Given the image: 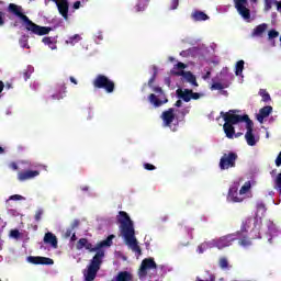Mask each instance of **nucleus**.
Wrapping results in <instances>:
<instances>
[{"label":"nucleus","mask_w":281,"mask_h":281,"mask_svg":"<svg viewBox=\"0 0 281 281\" xmlns=\"http://www.w3.org/2000/svg\"><path fill=\"white\" fill-rule=\"evenodd\" d=\"M113 238L114 236L110 235L106 239L98 243L95 246L89 243V239L87 238H80L77 241L76 249H78V251H80V249H87V251H90L91 254L95 251V255L90 260L87 270L83 272L85 281L95 280V276H98L100 267H102V259L104 258V250H102V248L111 247V245H113Z\"/></svg>","instance_id":"obj_1"},{"label":"nucleus","mask_w":281,"mask_h":281,"mask_svg":"<svg viewBox=\"0 0 281 281\" xmlns=\"http://www.w3.org/2000/svg\"><path fill=\"white\" fill-rule=\"evenodd\" d=\"M220 115L225 122L223 128L228 139H234V137H238L236 135V128H239V131H247V125L244 122L250 124V131L254 130V122L249 120V115L240 114V111L238 110L221 112Z\"/></svg>","instance_id":"obj_2"},{"label":"nucleus","mask_w":281,"mask_h":281,"mask_svg":"<svg viewBox=\"0 0 281 281\" xmlns=\"http://www.w3.org/2000/svg\"><path fill=\"white\" fill-rule=\"evenodd\" d=\"M116 222L120 225L119 229L125 240V245H127L134 254L142 256V247H139L137 237H135V225L128 213H126V211H120L116 216Z\"/></svg>","instance_id":"obj_3"},{"label":"nucleus","mask_w":281,"mask_h":281,"mask_svg":"<svg viewBox=\"0 0 281 281\" xmlns=\"http://www.w3.org/2000/svg\"><path fill=\"white\" fill-rule=\"evenodd\" d=\"M9 12H12V14L19 16L24 27L27 30V32H32V34H36L37 36H45L46 34H49V32H52V27L41 26L32 22L30 18L23 14V8H21L20 5H16L14 3L9 4Z\"/></svg>","instance_id":"obj_4"},{"label":"nucleus","mask_w":281,"mask_h":281,"mask_svg":"<svg viewBox=\"0 0 281 281\" xmlns=\"http://www.w3.org/2000/svg\"><path fill=\"white\" fill-rule=\"evenodd\" d=\"M160 117L164 128H170L173 133L179 130V122H181V119H179V109L170 108L164 111Z\"/></svg>","instance_id":"obj_5"},{"label":"nucleus","mask_w":281,"mask_h":281,"mask_svg":"<svg viewBox=\"0 0 281 281\" xmlns=\"http://www.w3.org/2000/svg\"><path fill=\"white\" fill-rule=\"evenodd\" d=\"M240 234H251L252 239L261 238L260 227H258V217H247L241 222Z\"/></svg>","instance_id":"obj_6"},{"label":"nucleus","mask_w":281,"mask_h":281,"mask_svg":"<svg viewBox=\"0 0 281 281\" xmlns=\"http://www.w3.org/2000/svg\"><path fill=\"white\" fill-rule=\"evenodd\" d=\"M188 65L183 63H178L171 69V74H173V76H181L182 80L184 82H189V85H191L192 87H199V83L196 82V76H194L190 71H186Z\"/></svg>","instance_id":"obj_7"},{"label":"nucleus","mask_w":281,"mask_h":281,"mask_svg":"<svg viewBox=\"0 0 281 281\" xmlns=\"http://www.w3.org/2000/svg\"><path fill=\"white\" fill-rule=\"evenodd\" d=\"M151 91H154V93L148 95V102L149 104H153L155 109L162 106V104H166L168 102L166 93H164V90H161V88H151Z\"/></svg>","instance_id":"obj_8"},{"label":"nucleus","mask_w":281,"mask_h":281,"mask_svg":"<svg viewBox=\"0 0 281 281\" xmlns=\"http://www.w3.org/2000/svg\"><path fill=\"white\" fill-rule=\"evenodd\" d=\"M93 87L97 89H104L106 93H113L115 83L104 75H99L93 80Z\"/></svg>","instance_id":"obj_9"},{"label":"nucleus","mask_w":281,"mask_h":281,"mask_svg":"<svg viewBox=\"0 0 281 281\" xmlns=\"http://www.w3.org/2000/svg\"><path fill=\"white\" fill-rule=\"evenodd\" d=\"M236 159H238L236 153L229 151L224 154L220 159L221 170H229V168H234L236 166Z\"/></svg>","instance_id":"obj_10"},{"label":"nucleus","mask_w":281,"mask_h":281,"mask_svg":"<svg viewBox=\"0 0 281 281\" xmlns=\"http://www.w3.org/2000/svg\"><path fill=\"white\" fill-rule=\"evenodd\" d=\"M154 269L157 271V262H155V259L153 258H145L142 263L140 268L138 270V278L139 280H144L148 276V270Z\"/></svg>","instance_id":"obj_11"},{"label":"nucleus","mask_w":281,"mask_h":281,"mask_svg":"<svg viewBox=\"0 0 281 281\" xmlns=\"http://www.w3.org/2000/svg\"><path fill=\"white\" fill-rule=\"evenodd\" d=\"M240 238V232L224 235L217 239V249H225V247H232L235 240Z\"/></svg>","instance_id":"obj_12"},{"label":"nucleus","mask_w":281,"mask_h":281,"mask_svg":"<svg viewBox=\"0 0 281 281\" xmlns=\"http://www.w3.org/2000/svg\"><path fill=\"white\" fill-rule=\"evenodd\" d=\"M177 95L180 100H183V102H190V100H201V98H203L204 94L193 92L190 89L180 88L177 90Z\"/></svg>","instance_id":"obj_13"},{"label":"nucleus","mask_w":281,"mask_h":281,"mask_svg":"<svg viewBox=\"0 0 281 281\" xmlns=\"http://www.w3.org/2000/svg\"><path fill=\"white\" fill-rule=\"evenodd\" d=\"M234 3L238 14H240L244 21H247V23H249V21H251V13L247 8V0H234Z\"/></svg>","instance_id":"obj_14"},{"label":"nucleus","mask_w":281,"mask_h":281,"mask_svg":"<svg viewBox=\"0 0 281 281\" xmlns=\"http://www.w3.org/2000/svg\"><path fill=\"white\" fill-rule=\"evenodd\" d=\"M45 4L48 5L54 1L57 5L59 14L67 21L69 19V2L67 0H44Z\"/></svg>","instance_id":"obj_15"},{"label":"nucleus","mask_w":281,"mask_h":281,"mask_svg":"<svg viewBox=\"0 0 281 281\" xmlns=\"http://www.w3.org/2000/svg\"><path fill=\"white\" fill-rule=\"evenodd\" d=\"M243 124H246V143L248 144V146H256V144L260 142V137L254 134V130H251V123L244 122Z\"/></svg>","instance_id":"obj_16"},{"label":"nucleus","mask_w":281,"mask_h":281,"mask_svg":"<svg viewBox=\"0 0 281 281\" xmlns=\"http://www.w3.org/2000/svg\"><path fill=\"white\" fill-rule=\"evenodd\" d=\"M29 262H31V265H54V259L48 258V257H34V256H30L27 258Z\"/></svg>","instance_id":"obj_17"},{"label":"nucleus","mask_w":281,"mask_h":281,"mask_svg":"<svg viewBox=\"0 0 281 281\" xmlns=\"http://www.w3.org/2000/svg\"><path fill=\"white\" fill-rule=\"evenodd\" d=\"M273 113V108L271 105L263 106L259 110V113L257 114V121L262 124L267 117H269V114Z\"/></svg>","instance_id":"obj_18"},{"label":"nucleus","mask_w":281,"mask_h":281,"mask_svg":"<svg viewBox=\"0 0 281 281\" xmlns=\"http://www.w3.org/2000/svg\"><path fill=\"white\" fill-rule=\"evenodd\" d=\"M227 199L232 201V203H243L244 199L238 196V187H232L228 190Z\"/></svg>","instance_id":"obj_19"},{"label":"nucleus","mask_w":281,"mask_h":281,"mask_svg":"<svg viewBox=\"0 0 281 281\" xmlns=\"http://www.w3.org/2000/svg\"><path fill=\"white\" fill-rule=\"evenodd\" d=\"M44 243L50 245L53 249H58V238L53 233H46L44 236Z\"/></svg>","instance_id":"obj_20"},{"label":"nucleus","mask_w":281,"mask_h":281,"mask_svg":"<svg viewBox=\"0 0 281 281\" xmlns=\"http://www.w3.org/2000/svg\"><path fill=\"white\" fill-rule=\"evenodd\" d=\"M191 19L195 22L210 21V16L205 14V12L199 10H195L191 13Z\"/></svg>","instance_id":"obj_21"},{"label":"nucleus","mask_w":281,"mask_h":281,"mask_svg":"<svg viewBox=\"0 0 281 281\" xmlns=\"http://www.w3.org/2000/svg\"><path fill=\"white\" fill-rule=\"evenodd\" d=\"M42 43L52 50L58 49V40L56 37H43Z\"/></svg>","instance_id":"obj_22"},{"label":"nucleus","mask_w":281,"mask_h":281,"mask_svg":"<svg viewBox=\"0 0 281 281\" xmlns=\"http://www.w3.org/2000/svg\"><path fill=\"white\" fill-rule=\"evenodd\" d=\"M115 281H133V274L128 271H121L115 277Z\"/></svg>","instance_id":"obj_23"},{"label":"nucleus","mask_w":281,"mask_h":281,"mask_svg":"<svg viewBox=\"0 0 281 281\" xmlns=\"http://www.w3.org/2000/svg\"><path fill=\"white\" fill-rule=\"evenodd\" d=\"M80 41H82V35L75 34V35L69 36L65 43H66V45H71V47H74L75 45H78V43H80Z\"/></svg>","instance_id":"obj_24"},{"label":"nucleus","mask_w":281,"mask_h":281,"mask_svg":"<svg viewBox=\"0 0 281 281\" xmlns=\"http://www.w3.org/2000/svg\"><path fill=\"white\" fill-rule=\"evenodd\" d=\"M265 10H271V8L276 5L277 10L281 13V0H265Z\"/></svg>","instance_id":"obj_25"},{"label":"nucleus","mask_w":281,"mask_h":281,"mask_svg":"<svg viewBox=\"0 0 281 281\" xmlns=\"http://www.w3.org/2000/svg\"><path fill=\"white\" fill-rule=\"evenodd\" d=\"M237 240L238 245H240V247H244L245 249H247V247H251V239H249V237L247 236H243V233L237 238Z\"/></svg>","instance_id":"obj_26"},{"label":"nucleus","mask_w":281,"mask_h":281,"mask_svg":"<svg viewBox=\"0 0 281 281\" xmlns=\"http://www.w3.org/2000/svg\"><path fill=\"white\" fill-rule=\"evenodd\" d=\"M19 166H30V161L19 160L18 162L12 161L8 164L9 170H19Z\"/></svg>","instance_id":"obj_27"},{"label":"nucleus","mask_w":281,"mask_h":281,"mask_svg":"<svg viewBox=\"0 0 281 281\" xmlns=\"http://www.w3.org/2000/svg\"><path fill=\"white\" fill-rule=\"evenodd\" d=\"M41 170H47V166L41 165L36 170H27L25 171L24 177H38Z\"/></svg>","instance_id":"obj_28"},{"label":"nucleus","mask_w":281,"mask_h":281,"mask_svg":"<svg viewBox=\"0 0 281 281\" xmlns=\"http://www.w3.org/2000/svg\"><path fill=\"white\" fill-rule=\"evenodd\" d=\"M252 186H256V181H254V180L252 181H246L244 183V186L240 188L239 194L243 195V194L249 193Z\"/></svg>","instance_id":"obj_29"},{"label":"nucleus","mask_w":281,"mask_h":281,"mask_svg":"<svg viewBox=\"0 0 281 281\" xmlns=\"http://www.w3.org/2000/svg\"><path fill=\"white\" fill-rule=\"evenodd\" d=\"M245 69V60H239L236 63V66H235V75L236 76H240L241 77V80L240 82H243V70Z\"/></svg>","instance_id":"obj_30"},{"label":"nucleus","mask_w":281,"mask_h":281,"mask_svg":"<svg viewBox=\"0 0 281 281\" xmlns=\"http://www.w3.org/2000/svg\"><path fill=\"white\" fill-rule=\"evenodd\" d=\"M263 32H267V24H265V23L258 25V26L254 30L252 36H258V37H260V36H262Z\"/></svg>","instance_id":"obj_31"},{"label":"nucleus","mask_w":281,"mask_h":281,"mask_svg":"<svg viewBox=\"0 0 281 281\" xmlns=\"http://www.w3.org/2000/svg\"><path fill=\"white\" fill-rule=\"evenodd\" d=\"M93 41L97 45H100V43H102V41H104V32L102 31H97L94 34H93Z\"/></svg>","instance_id":"obj_32"},{"label":"nucleus","mask_w":281,"mask_h":281,"mask_svg":"<svg viewBox=\"0 0 281 281\" xmlns=\"http://www.w3.org/2000/svg\"><path fill=\"white\" fill-rule=\"evenodd\" d=\"M227 87H229L228 83L215 82L211 86V91H221L223 89H227Z\"/></svg>","instance_id":"obj_33"},{"label":"nucleus","mask_w":281,"mask_h":281,"mask_svg":"<svg viewBox=\"0 0 281 281\" xmlns=\"http://www.w3.org/2000/svg\"><path fill=\"white\" fill-rule=\"evenodd\" d=\"M259 95L262 98V102H270L271 101V95H269V92L265 89L259 90Z\"/></svg>","instance_id":"obj_34"},{"label":"nucleus","mask_w":281,"mask_h":281,"mask_svg":"<svg viewBox=\"0 0 281 281\" xmlns=\"http://www.w3.org/2000/svg\"><path fill=\"white\" fill-rule=\"evenodd\" d=\"M204 247H206V249H214V247L218 248V240L212 239L211 241H204Z\"/></svg>","instance_id":"obj_35"},{"label":"nucleus","mask_w":281,"mask_h":281,"mask_svg":"<svg viewBox=\"0 0 281 281\" xmlns=\"http://www.w3.org/2000/svg\"><path fill=\"white\" fill-rule=\"evenodd\" d=\"M147 5H148L147 2H142V0H140V1H138V3L135 5L134 10H135V12H144V10H146V7H147Z\"/></svg>","instance_id":"obj_36"},{"label":"nucleus","mask_w":281,"mask_h":281,"mask_svg":"<svg viewBox=\"0 0 281 281\" xmlns=\"http://www.w3.org/2000/svg\"><path fill=\"white\" fill-rule=\"evenodd\" d=\"M151 74L153 76L148 81V87H153V83L155 82V78H157V74H158L157 66L151 67Z\"/></svg>","instance_id":"obj_37"},{"label":"nucleus","mask_w":281,"mask_h":281,"mask_svg":"<svg viewBox=\"0 0 281 281\" xmlns=\"http://www.w3.org/2000/svg\"><path fill=\"white\" fill-rule=\"evenodd\" d=\"M218 266L221 269H229V261H227V258L222 257L220 258Z\"/></svg>","instance_id":"obj_38"},{"label":"nucleus","mask_w":281,"mask_h":281,"mask_svg":"<svg viewBox=\"0 0 281 281\" xmlns=\"http://www.w3.org/2000/svg\"><path fill=\"white\" fill-rule=\"evenodd\" d=\"M190 109H191V106L188 105V106H186V108H183L182 110L179 111L180 121L183 120V117H186L188 115V113H190Z\"/></svg>","instance_id":"obj_39"},{"label":"nucleus","mask_w":281,"mask_h":281,"mask_svg":"<svg viewBox=\"0 0 281 281\" xmlns=\"http://www.w3.org/2000/svg\"><path fill=\"white\" fill-rule=\"evenodd\" d=\"M20 46L23 48V49H30V45L27 44V36H22L20 38Z\"/></svg>","instance_id":"obj_40"},{"label":"nucleus","mask_w":281,"mask_h":281,"mask_svg":"<svg viewBox=\"0 0 281 281\" xmlns=\"http://www.w3.org/2000/svg\"><path fill=\"white\" fill-rule=\"evenodd\" d=\"M278 36H280V33L276 30H271L268 33L269 41H273V38H278Z\"/></svg>","instance_id":"obj_41"},{"label":"nucleus","mask_w":281,"mask_h":281,"mask_svg":"<svg viewBox=\"0 0 281 281\" xmlns=\"http://www.w3.org/2000/svg\"><path fill=\"white\" fill-rule=\"evenodd\" d=\"M10 236L11 238H15V240H19V238H21V232H19V229H12L10 232Z\"/></svg>","instance_id":"obj_42"},{"label":"nucleus","mask_w":281,"mask_h":281,"mask_svg":"<svg viewBox=\"0 0 281 281\" xmlns=\"http://www.w3.org/2000/svg\"><path fill=\"white\" fill-rule=\"evenodd\" d=\"M66 91H60L59 93L53 94V100H63L65 98Z\"/></svg>","instance_id":"obj_43"},{"label":"nucleus","mask_w":281,"mask_h":281,"mask_svg":"<svg viewBox=\"0 0 281 281\" xmlns=\"http://www.w3.org/2000/svg\"><path fill=\"white\" fill-rule=\"evenodd\" d=\"M179 8V0H172L170 3V10H177Z\"/></svg>","instance_id":"obj_44"},{"label":"nucleus","mask_w":281,"mask_h":281,"mask_svg":"<svg viewBox=\"0 0 281 281\" xmlns=\"http://www.w3.org/2000/svg\"><path fill=\"white\" fill-rule=\"evenodd\" d=\"M41 218H43V210H38L35 213V221H36V223H38L41 221Z\"/></svg>","instance_id":"obj_45"},{"label":"nucleus","mask_w":281,"mask_h":281,"mask_svg":"<svg viewBox=\"0 0 281 281\" xmlns=\"http://www.w3.org/2000/svg\"><path fill=\"white\" fill-rule=\"evenodd\" d=\"M204 251H207V248L205 247V244L202 243L198 246V252L203 254Z\"/></svg>","instance_id":"obj_46"},{"label":"nucleus","mask_w":281,"mask_h":281,"mask_svg":"<svg viewBox=\"0 0 281 281\" xmlns=\"http://www.w3.org/2000/svg\"><path fill=\"white\" fill-rule=\"evenodd\" d=\"M9 199L10 201H23V195L14 194L11 195Z\"/></svg>","instance_id":"obj_47"},{"label":"nucleus","mask_w":281,"mask_h":281,"mask_svg":"<svg viewBox=\"0 0 281 281\" xmlns=\"http://www.w3.org/2000/svg\"><path fill=\"white\" fill-rule=\"evenodd\" d=\"M276 167L280 168L281 166V151L279 153V155L277 156L276 160H274Z\"/></svg>","instance_id":"obj_48"},{"label":"nucleus","mask_w":281,"mask_h":281,"mask_svg":"<svg viewBox=\"0 0 281 281\" xmlns=\"http://www.w3.org/2000/svg\"><path fill=\"white\" fill-rule=\"evenodd\" d=\"M27 69H29V71L24 74L25 80H27L30 78L32 71H34V68L32 66H30Z\"/></svg>","instance_id":"obj_49"},{"label":"nucleus","mask_w":281,"mask_h":281,"mask_svg":"<svg viewBox=\"0 0 281 281\" xmlns=\"http://www.w3.org/2000/svg\"><path fill=\"white\" fill-rule=\"evenodd\" d=\"M80 226V220H75L71 224V229H76Z\"/></svg>","instance_id":"obj_50"},{"label":"nucleus","mask_w":281,"mask_h":281,"mask_svg":"<svg viewBox=\"0 0 281 281\" xmlns=\"http://www.w3.org/2000/svg\"><path fill=\"white\" fill-rule=\"evenodd\" d=\"M144 168H145V170H155V166L150 165L148 162L144 164Z\"/></svg>","instance_id":"obj_51"},{"label":"nucleus","mask_w":281,"mask_h":281,"mask_svg":"<svg viewBox=\"0 0 281 281\" xmlns=\"http://www.w3.org/2000/svg\"><path fill=\"white\" fill-rule=\"evenodd\" d=\"M195 48H191L189 50H183L182 53H180V56H188V54H192V52H194Z\"/></svg>","instance_id":"obj_52"},{"label":"nucleus","mask_w":281,"mask_h":281,"mask_svg":"<svg viewBox=\"0 0 281 281\" xmlns=\"http://www.w3.org/2000/svg\"><path fill=\"white\" fill-rule=\"evenodd\" d=\"M196 281H205V280H201L200 278H198ZM206 281H216V276L210 274V280H206Z\"/></svg>","instance_id":"obj_53"},{"label":"nucleus","mask_w":281,"mask_h":281,"mask_svg":"<svg viewBox=\"0 0 281 281\" xmlns=\"http://www.w3.org/2000/svg\"><path fill=\"white\" fill-rule=\"evenodd\" d=\"M193 232H194V228L188 229V236L191 238V240H192V238H194Z\"/></svg>","instance_id":"obj_54"},{"label":"nucleus","mask_w":281,"mask_h":281,"mask_svg":"<svg viewBox=\"0 0 281 281\" xmlns=\"http://www.w3.org/2000/svg\"><path fill=\"white\" fill-rule=\"evenodd\" d=\"M80 5H81V2H80V1H76V2L74 3V9H75V10H80Z\"/></svg>","instance_id":"obj_55"},{"label":"nucleus","mask_w":281,"mask_h":281,"mask_svg":"<svg viewBox=\"0 0 281 281\" xmlns=\"http://www.w3.org/2000/svg\"><path fill=\"white\" fill-rule=\"evenodd\" d=\"M3 23H4V21H3V13L0 12V27H1V25H3Z\"/></svg>","instance_id":"obj_56"},{"label":"nucleus","mask_w":281,"mask_h":281,"mask_svg":"<svg viewBox=\"0 0 281 281\" xmlns=\"http://www.w3.org/2000/svg\"><path fill=\"white\" fill-rule=\"evenodd\" d=\"M211 76L210 71H206V74L203 76V80H207Z\"/></svg>","instance_id":"obj_57"},{"label":"nucleus","mask_w":281,"mask_h":281,"mask_svg":"<svg viewBox=\"0 0 281 281\" xmlns=\"http://www.w3.org/2000/svg\"><path fill=\"white\" fill-rule=\"evenodd\" d=\"M257 209H258V210H265V204H263V203H259V204L257 205Z\"/></svg>","instance_id":"obj_58"},{"label":"nucleus","mask_w":281,"mask_h":281,"mask_svg":"<svg viewBox=\"0 0 281 281\" xmlns=\"http://www.w3.org/2000/svg\"><path fill=\"white\" fill-rule=\"evenodd\" d=\"M181 104H183V102L181 101V100H178L177 102H176V106L179 109V108H181Z\"/></svg>","instance_id":"obj_59"},{"label":"nucleus","mask_w":281,"mask_h":281,"mask_svg":"<svg viewBox=\"0 0 281 281\" xmlns=\"http://www.w3.org/2000/svg\"><path fill=\"white\" fill-rule=\"evenodd\" d=\"M70 82H72V85H78V80H76L74 77H70Z\"/></svg>","instance_id":"obj_60"},{"label":"nucleus","mask_w":281,"mask_h":281,"mask_svg":"<svg viewBox=\"0 0 281 281\" xmlns=\"http://www.w3.org/2000/svg\"><path fill=\"white\" fill-rule=\"evenodd\" d=\"M4 87H5V85L3 83V81H0V93L3 91Z\"/></svg>","instance_id":"obj_61"},{"label":"nucleus","mask_w":281,"mask_h":281,"mask_svg":"<svg viewBox=\"0 0 281 281\" xmlns=\"http://www.w3.org/2000/svg\"><path fill=\"white\" fill-rule=\"evenodd\" d=\"M27 179H32V178H31V177H20V178H19L20 181H25V180H27Z\"/></svg>","instance_id":"obj_62"},{"label":"nucleus","mask_w":281,"mask_h":281,"mask_svg":"<svg viewBox=\"0 0 281 281\" xmlns=\"http://www.w3.org/2000/svg\"><path fill=\"white\" fill-rule=\"evenodd\" d=\"M70 240L72 241L78 240V237H76V233L72 234V236L70 237Z\"/></svg>","instance_id":"obj_63"},{"label":"nucleus","mask_w":281,"mask_h":281,"mask_svg":"<svg viewBox=\"0 0 281 281\" xmlns=\"http://www.w3.org/2000/svg\"><path fill=\"white\" fill-rule=\"evenodd\" d=\"M272 177H281V173H276V171H272Z\"/></svg>","instance_id":"obj_64"}]
</instances>
